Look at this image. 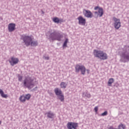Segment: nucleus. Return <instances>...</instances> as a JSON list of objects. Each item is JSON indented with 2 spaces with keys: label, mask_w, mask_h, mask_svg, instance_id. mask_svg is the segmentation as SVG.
Instances as JSON below:
<instances>
[{
  "label": "nucleus",
  "mask_w": 129,
  "mask_h": 129,
  "mask_svg": "<svg viewBox=\"0 0 129 129\" xmlns=\"http://www.w3.org/2000/svg\"><path fill=\"white\" fill-rule=\"evenodd\" d=\"M46 36L49 41H58V42H60L62 40V38H63V35L56 30L48 34V33L46 34Z\"/></svg>",
  "instance_id": "obj_1"
},
{
  "label": "nucleus",
  "mask_w": 129,
  "mask_h": 129,
  "mask_svg": "<svg viewBox=\"0 0 129 129\" xmlns=\"http://www.w3.org/2000/svg\"><path fill=\"white\" fill-rule=\"evenodd\" d=\"M120 56L121 57L122 61L124 63L129 62V46L124 45L119 52Z\"/></svg>",
  "instance_id": "obj_2"
},
{
  "label": "nucleus",
  "mask_w": 129,
  "mask_h": 129,
  "mask_svg": "<svg viewBox=\"0 0 129 129\" xmlns=\"http://www.w3.org/2000/svg\"><path fill=\"white\" fill-rule=\"evenodd\" d=\"M34 78H32L30 77L26 78L23 82L24 86L28 89H32V88L35 86V83H34Z\"/></svg>",
  "instance_id": "obj_3"
},
{
  "label": "nucleus",
  "mask_w": 129,
  "mask_h": 129,
  "mask_svg": "<svg viewBox=\"0 0 129 129\" xmlns=\"http://www.w3.org/2000/svg\"><path fill=\"white\" fill-rule=\"evenodd\" d=\"M21 39L23 41V43L26 47H29L31 44V41L34 39V37L32 35H26L24 34L21 35Z\"/></svg>",
  "instance_id": "obj_4"
},
{
  "label": "nucleus",
  "mask_w": 129,
  "mask_h": 129,
  "mask_svg": "<svg viewBox=\"0 0 129 129\" xmlns=\"http://www.w3.org/2000/svg\"><path fill=\"white\" fill-rule=\"evenodd\" d=\"M94 9L95 11H97L98 10V11L94 12L95 18L97 19L98 17L99 18H101V17L103 16V9H102V8H101L99 6H97L95 7Z\"/></svg>",
  "instance_id": "obj_5"
},
{
  "label": "nucleus",
  "mask_w": 129,
  "mask_h": 129,
  "mask_svg": "<svg viewBox=\"0 0 129 129\" xmlns=\"http://www.w3.org/2000/svg\"><path fill=\"white\" fill-rule=\"evenodd\" d=\"M75 70L77 73H79V72L80 71L82 75H85V72H86V68H85L84 66L77 64L75 67Z\"/></svg>",
  "instance_id": "obj_6"
},
{
  "label": "nucleus",
  "mask_w": 129,
  "mask_h": 129,
  "mask_svg": "<svg viewBox=\"0 0 129 129\" xmlns=\"http://www.w3.org/2000/svg\"><path fill=\"white\" fill-rule=\"evenodd\" d=\"M68 129H77L78 127V123L69 122L67 125Z\"/></svg>",
  "instance_id": "obj_7"
},
{
  "label": "nucleus",
  "mask_w": 129,
  "mask_h": 129,
  "mask_svg": "<svg viewBox=\"0 0 129 129\" xmlns=\"http://www.w3.org/2000/svg\"><path fill=\"white\" fill-rule=\"evenodd\" d=\"M113 20L114 22V27L115 29H116V30H118L119 27H121L120 20H119V19L116 18V17H113Z\"/></svg>",
  "instance_id": "obj_8"
},
{
  "label": "nucleus",
  "mask_w": 129,
  "mask_h": 129,
  "mask_svg": "<svg viewBox=\"0 0 129 129\" xmlns=\"http://www.w3.org/2000/svg\"><path fill=\"white\" fill-rule=\"evenodd\" d=\"M83 15L85 17H86V18H89L90 19L92 18L93 17L91 11L85 9H84L83 10Z\"/></svg>",
  "instance_id": "obj_9"
},
{
  "label": "nucleus",
  "mask_w": 129,
  "mask_h": 129,
  "mask_svg": "<svg viewBox=\"0 0 129 129\" xmlns=\"http://www.w3.org/2000/svg\"><path fill=\"white\" fill-rule=\"evenodd\" d=\"M9 62L11 64V66H14L19 63V59H18V58L12 57L11 59L9 60Z\"/></svg>",
  "instance_id": "obj_10"
},
{
  "label": "nucleus",
  "mask_w": 129,
  "mask_h": 129,
  "mask_svg": "<svg viewBox=\"0 0 129 129\" xmlns=\"http://www.w3.org/2000/svg\"><path fill=\"white\" fill-rule=\"evenodd\" d=\"M79 21V24L82 25V26H85L86 24V19L83 18V17L80 16L78 18Z\"/></svg>",
  "instance_id": "obj_11"
},
{
  "label": "nucleus",
  "mask_w": 129,
  "mask_h": 129,
  "mask_svg": "<svg viewBox=\"0 0 129 129\" xmlns=\"http://www.w3.org/2000/svg\"><path fill=\"white\" fill-rule=\"evenodd\" d=\"M103 51L102 50H98L95 49L94 50V55L95 57L96 58H100V56H101V54H102Z\"/></svg>",
  "instance_id": "obj_12"
},
{
  "label": "nucleus",
  "mask_w": 129,
  "mask_h": 129,
  "mask_svg": "<svg viewBox=\"0 0 129 129\" xmlns=\"http://www.w3.org/2000/svg\"><path fill=\"white\" fill-rule=\"evenodd\" d=\"M16 30V24L10 23L8 25V31L9 32H14Z\"/></svg>",
  "instance_id": "obj_13"
},
{
  "label": "nucleus",
  "mask_w": 129,
  "mask_h": 129,
  "mask_svg": "<svg viewBox=\"0 0 129 129\" xmlns=\"http://www.w3.org/2000/svg\"><path fill=\"white\" fill-rule=\"evenodd\" d=\"M45 115H46L48 118H54L55 117V114L51 111H48L47 112L45 113Z\"/></svg>",
  "instance_id": "obj_14"
},
{
  "label": "nucleus",
  "mask_w": 129,
  "mask_h": 129,
  "mask_svg": "<svg viewBox=\"0 0 129 129\" xmlns=\"http://www.w3.org/2000/svg\"><path fill=\"white\" fill-rule=\"evenodd\" d=\"M82 96L84 98H91V94L89 92L86 91L85 92H83Z\"/></svg>",
  "instance_id": "obj_15"
},
{
  "label": "nucleus",
  "mask_w": 129,
  "mask_h": 129,
  "mask_svg": "<svg viewBox=\"0 0 129 129\" xmlns=\"http://www.w3.org/2000/svg\"><path fill=\"white\" fill-rule=\"evenodd\" d=\"M52 21L54 23H55V24H59V23L61 24V23H63L64 22L62 19H59L58 17H54L52 19Z\"/></svg>",
  "instance_id": "obj_16"
},
{
  "label": "nucleus",
  "mask_w": 129,
  "mask_h": 129,
  "mask_svg": "<svg viewBox=\"0 0 129 129\" xmlns=\"http://www.w3.org/2000/svg\"><path fill=\"white\" fill-rule=\"evenodd\" d=\"M54 91L55 94V95H56V96H59V95H61V94H63L61 89H59L58 88H55L54 89Z\"/></svg>",
  "instance_id": "obj_17"
},
{
  "label": "nucleus",
  "mask_w": 129,
  "mask_h": 129,
  "mask_svg": "<svg viewBox=\"0 0 129 129\" xmlns=\"http://www.w3.org/2000/svg\"><path fill=\"white\" fill-rule=\"evenodd\" d=\"M39 45V43H38V41L37 40H31V41L30 42V46H31V47H36Z\"/></svg>",
  "instance_id": "obj_18"
},
{
  "label": "nucleus",
  "mask_w": 129,
  "mask_h": 129,
  "mask_svg": "<svg viewBox=\"0 0 129 129\" xmlns=\"http://www.w3.org/2000/svg\"><path fill=\"white\" fill-rule=\"evenodd\" d=\"M107 58H108L107 54H106V53H105L103 51L102 53L101 54V56L99 59H100L101 60H106Z\"/></svg>",
  "instance_id": "obj_19"
},
{
  "label": "nucleus",
  "mask_w": 129,
  "mask_h": 129,
  "mask_svg": "<svg viewBox=\"0 0 129 129\" xmlns=\"http://www.w3.org/2000/svg\"><path fill=\"white\" fill-rule=\"evenodd\" d=\"M0 94L3 98H8V95L5 94V93L4 92V91L0 89Z\"/></svg>",
  "instance_id": "obj_20"
},
{
  "label": "nucleus",
  "mask_w": 129,
  "mask_h": 129,
  "mask_svg": "<svg viewBox=\"0 0 129 129\" xmlns=\"http://www.w3.org/2000/svg\"><path fill=\"white\" fill-rule=\"evenodd\" d=\"M58 99H59L61 102H63L64 101V95L63 94H61V95L57 96Z\"/></svg>",
  "instance_id": "obj_21"
},
{
  "label": "nucleus",
  "mask_w": 129,
  "mask_h": 129,
  "mask_svg": "<svg viewBox=\"0 0 129 129\" xmlns=\"http://www.w3.org/2000/svg\"><path fill=\"white\" fill-rule=\"evenodd\" d=\"M60 86L61 88L65 89L67 87V84L66 82H62L60 84Z\"/></svg>",
  "instance_id": "obj_22"
},
{
  "label": "nucleus",
  "mask_w": 129,
  "mask_h": 129,
  "mask_svg": "<svg viewBox=\"0 0 129 129\" xmlns=\"http://www.w3.org/2000/svg\"><path fill=\"white\" fill-rule=\"evenodd\" d=\"M113 82H114V79L113 78L109 79L108 82V86H111V85Z\"/></svg>",
  "instance_id": "obj_23"
},
{
  "label": "nucleus",
  "mask_w": 129,
  "mask_h": 129,
  "mask_svg": "<svg viewBox=\"0 0 129 129\" xmlns=\"http://www.w3.org/2000/svg\"><path fill=\"white\" fill-rule=\"evenodd\" d=\"M19 100L21 102H25L26 100H25V95H23L22 96H21L19 98Z\"/></svg>",
  "instance_id": "obj_24"
},
{
  "label": "nucleus",
  "mask_w": 129,
  "mask_h": 129,
  "mask_svg": "<svg viewBox=\"0 0 129 129\" xmlns=\"http://www.w3.org/2000/svg\"><path fill=\"white\" fill-rule=\"evenodd\" d=\"M69 41V39L68 38H66L64 42H63V44L62 45L63 48H66L67 47V43H68V41Z\"/></svg>",
  "instance_id": "obj_25"
},
{
  "label": "nucleus",
  "mask_w": 129,
  "mask_h": 129,
  "mask_svg": "<svg viewBox=\"0 0 129 129\" xmlns=\"http://www.w3.org/2000/svg\"><path fill=\"white\" fill-rule=\"evenodd\" d=\"M125 129V125H123V124L121 123L118 126V129Z\"/></svg>",
  "instance_id": "obj_26"
},
{
  "label": "nucleus",
  "mask_w": 129,
  "mask_h": 129,
  "mask_svg": "<svg viewBox=\"0 0 129 129\" xmlns=\"http://www.w3.org/2000/svg\"><path fill=\"white\" fill-rule=\"evenodd\" d=\"M17 77L18 78V81H20V82H22V80H23V76L18 74Z\"/></svg>",
  "instance_id": "obj_27"
},
{
  "label": "nucleus",
  "mask_w": 129,
  "mask_h": 129,
  "mask_svg": "<svg viewBox=\"0 0 129 129\" xmlns=\"http://www.w3.org/2000/svg\"><path fill=\"white\" fill-rule=\"evenodd\" d=\"M25 95L26 97V100H30V98H31V94H27Z\"/></svg>",
  "instance_id": "obj_28"
},
{
  "label": "nucleus",
  "mask_w": 129,
  "mask_h": 129,
  "mask_svg": "<svg viewBox=\"0 0 129 129\" xmlns=\"http://www.w3.org/2000/svg\"><path fill=\"white\" fill-rule=\"evenodd\" d=\"M107 114V111H105V112H104L103 113H102L101 114V116H106Z\"/></svg>",
  "instance_id": "obj_29"
},
{
  "label": "nucleus",
  "mask_w": 129,
  "mask_h": 129,
  "mask_svg": "<svg viewBox=\"0 0 129 129\" xmlns=\"http://www.w3.org/2000/svg\"><path fill=\"white\" fill-rule=\"evenodd\" d=\"M94 110H95V112H97V111H98V107L96 106L94 108Z\"/></svg>",
  "instance_id": "obj_30"
},
{
  "label": "nucleus",
  "mask_w": 129,
  "mask_h": 129,
  "mask_svg": "<svg viewBox=\"0 0 129 129\" xmlns=\"http://www.w3.org/2000/svg\"><path fill=\"white\" fill-rule=\"evenodd\" d=\"M108 129H117V128H115V127H113V126H110V127L108 128Z\"/></svg>",
  "instance_id": "obj_31"
},
{
  "label": "nucleus",
  "mask_w": 129,
  "mask_h": 129,
  "mask_svg": "<svg viewBox=\"0 0 129 129\" xmlns=\"http://www.w3.org/2000/svg\"><path fill=\"white\" fill-rule=\"evenodd\" d=\"M44 59H45V60H49V56H44Z\"/></svg>",
  "instance_id": "obj_32"
},
{
  "label": "nucleus",
  "mask_w": 129,
  "mask_h": 129,
  "mask_svg": "<svg viewBox=\"0 0 129 129\" xmlns=\"http://www.w3.org/2000/svg\"><path fill=\"white\" fill-rule=\"evenodd\" d=\"M41 14H42V15H44V14H45V12H44V11H43V10H41Z\"/></svg>",
  "instance_id": "obj_33"
},
{
  "label": "nucleus",
  "mask_w": 129,
  "mask_h": 129,
  "mask_svg": "<svg viewBox=\"0 0 129 129\" xmlns=\"http://www.w3.org/2000/svg\"><path fill=\"white\" fill-rule=\"evenodd\" d=\"M86 71H87L88 74H89V70H86Z\"/></svg>",
  "instance_id": "obj_34"
},
{
  "label": "nucleus",
  "mask_w": 129,
  "mask_h": 129,
  "mask_svg": "<svg viewBox=\"0 0 129 129\" xmlns=\"http://www.w3.org/2000/svg\"><path fill=\"white\" fill-rule=\"evenodd\" d=\"M24 98L26 101V100H27V97H26L25 95H24Z\"/></svg>",
  "instance_id": "obj_35"
},
{
  "label": "nucleus",
  "mask_w": 129,
  "mask_h": 129,
  "mask_svg": "<svg viewBox=\"0 0 129 129\" xmlns=\"http://www.w3.org/2000/svg\"><path fill=\"white\" fill-rule=\"evenodd\" d=\"M2 124V121H0V124Z\"/></svg>",
  "instance_id": "obj_36"
},
{
  "label": "nucleus",
  "mask_w": 129,
  "mask_h": 129,
  "mask_svg": "<svg viewBox=\"0 0 129 129\" xmlns=\"http://www.w3.org/2000/svg\"><path fill=\"white\" fill-rule=\"evenodd\" d=\"M35 88H37V87H35Z\"/></svg>",
  "instance_id": "obj_37"
}]
</instances>
